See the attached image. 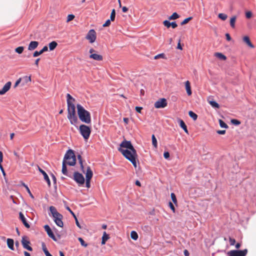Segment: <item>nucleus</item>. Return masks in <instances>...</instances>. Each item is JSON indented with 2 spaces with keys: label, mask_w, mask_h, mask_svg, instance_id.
<instances>
[{
  "label": "nucleus",
  "mask_w": 256,
  "mask_h": 256,
  "mask_svg": "<svg viewBox=\"0 0 256 256\" xmlns=\"http://www.w3.org/2000/svg\"><path fill=\"white\" fill-rule=\"evenodd\" d=\"M77 112L80 120L83 122L88 124L91 122L90 112L86 110L81 104H76Z\"/></svg>",
  "instance_id": "nucleus-1"
},
{
  "label": "nucleus",
  "mask_w": 256,
  "mask_h": 256,
  "mask_svg": "<svg viewBox=\"0 0 256 256\" xmlns=\"http://www.w3.org/2000/svg\"><path fill=\"white\" fill-rule=\"evenodd\" d=\"M118 150L120 152L124 157H126V155L124 152V151L128 150L132 154L136 152V150L134 148L131 142L126 140L122 141L120 143V148H118Z\"/></svg>",
  "instance_id": "nucleus-2"
},
{
  "label": "nucleus",
  "mask_w": 256,
  "mask_h": 256,
  "mask_svg": "<svg viewBox=\"0 0 256 256\" xmlns=\"http://www.w3.org/2000/svg\"><path fill=\"white\" fill-rule=\"evenodd\" d=\"M50 212L52 214V216L53 218L54 221L56 224L59 227L62 228L64 226V223L62 221L63 218V216L59 213L56 208L54 206H50L49 208Z\"/></svg>",
  "instance_id": "nucleus-3"
},
{
  "label": "nucleus",
  "mask_w": 256,
  "mask_h": 256,
  "mask_svg": "<svg viewBox=\"0 0 256 256\" xmlns=\"http://www.w3.org/2000/svg\"><path fill=\"white\" fill-rule=\"evenodd\" d=\"M76 156L74 152L71 149L68 150L64 156L63 161H65L68 165L74 166L76 164Z\"/></svg>",
  "instance_id": "nucleus-4"
},
{
  "label": "nucleus",
  "mask_w": 256,
  "mask_h": 256,
  "mask_svg": "<svg viewBox=\"0 0 256 256\" xmlns=\"http://www.w3.org/2000/svg\"><path fill=\"white\" fill-rule=\"evenodd\" d=\"M78 160L79 164H80V169L82 172L86 174V179H90L91 180L93 176V172L90 166H87L86 172L84 170V166L83 164V160L82 157L80 154H78Z\"/></svg>",
  "instance_id": "nucleus-5"
},
{
  "label": "nucleus",
  "mask_w": 256,
  "mask_h": 256,
  "mask_svg": "<svg viewBox=\"0 0 256 256\" xmlns=\"http://www.w3.org/2000/svg\"><path fill=\"white\" fill-rule=\"evenodd\" d=\"M79 132L84 140H88L91 134V128L89 126L82 124L79 127Z\"/></svg>",
  "instance_id": "nucleus-6"
},
{
  "label": "nucleus",
  "mask_w": 256,
  "mask_h": 256,
  "mask_svg": "<svg viewBox=\"0 0 256 256\" xmlns=\"http://www.w3.org/2000/svg\"><path fill=\"white\" fill-rule=\"evenodd\" d=\"M124 152L126 155L125 158L130 162L136 168L137 166L136 160L138 158L137 152L132 154H130V152H128V150L124 151Z\"/></svg>",
  "instance_id": "nucleus-7"
},
{
  "label": "nucleus",
  "mask_w": 256,
  "mask_h": 256,
  "mask_svg": "<svg viewBox=\"0 0 256 256\" xmlns=\"http://www.w3.org/2000/svg\"><path fill=\"white\" fill-rule=\"evenodd\" d=\"M78 186H82L84 184L85 179L84 176L78 172H75L72 174V178Z\"/></svg>",
  "instance_id": "nucleus-8"
},
{
  "label": "nucleus",
  "mask_w": 256,
  "mask_h": 256,
  "mask_svg": "<svg viewBox=\"0 0 256 256\" xmlns=\"http://www.w3.org/2000/svg\"><path fill=\"white\" fill-rule=\"evenodd\" d=\"M247 252V249L244 250H232L228 252V256H246Z\"/></svg>",
  "instance_id": "nucleus-9"
},
{
  "label": "nucleus",
  "mask_w": 256,
  "mask_h": 256,
  "mask_svg": "<svg viewBox=\"0 0 256 256\" xmlns=\"http://www.w3.org/2000/svg\"><path fill=\"white\" fill-rule=\"evenodd\" d=\"M22 244L24 248L29 251H32V248L29 246L30 244V241L28 240V238L26 236H23L22 237Z\"/></svg>",
  "instance_id": "nucleus-10"
},
{
  "label": "nucleus",
  "mask_w": 256,
  "mask_h": 256,
  "mask_svg": "<svg viewBox=\"0 0 256 256\" xmlns=\"http://www.w3.org/2000/svg\"><path fill=\"white\" fill-rule=\"evenodd\" d=\"M166 100L164 98L159 99L154 103V107L156 108H164L167 106Z\"/></svg>",
  "instance_id": "nucleus-11"
},
{
  "label": "nucleus",
  "mask_w": 256,
  "mask_h": 256,
  "mask_svg": "<svg viewBox=\"0 0 256 256\" xmlns=\"http://www.w3.org/2000/svg\"><path fill=\"white\" fill-rule=\"evenodd\" d=\"M86 38L90 40V43H93L96 40V32L95 30L92 29L89 30L86 36Z\"/></svg>",
  "instance_id": "nucleus-12"
},
{
  "label": "nucleus",
  "mask_w": 256,
  "mask_h": 256,
  "mask_svg": "<svg viewBox=\"0 0 256 256\" xmlns=\"http://www.w3.org/2000/svg\"><path fill=\"white\" fill-rule=\"evenodd\" d=\"M68 118L69 120L70 124L76 126L78 122V119L76 115V112L68 114Z\"/></svg>",
  "instance_id": "nucleus-13"
},
{
  "label": "nucleus",
  "mask_w": 256,
  "mask_h": 256,
  "mask_svg": "<svg viewBox=\"0 0 256 256\" xmlns=\"http://www.w3.org/2000/svg\"><path fill=\"white\" fill-rule=\"evenodd\" d=\"M44 229L50 238L52 239L54 241L56 242L57 238H56V236H54V232H52V230H51L50 226L46 224L44 226Z\"/></svg>",
  "instance_id": "nucleus-14"
},
{
  "label": "nucleus",
  "mask_w": 256,
  "mask_h": 256,
  "mask_svg": "<svg viewBox=\"0 0 256 256\" xmlns=\"http://www.w3.org/2000/svg\"><path fill=\"white\" fill-rule=\"evenodd\" d=\"M66 165H68V164L65 163V161H62V172L64 175L70 178H72V172H68V171Z\"/></svg>",
  "instance_id": "nucleus-15"
},
{
  "label": "nucleus",
  "mask_w": 256,
  "mask_h": 256,
  "mask_svg": "<svg viewBox=\"0 0 256 256\" xmlns=\"http://www.w3.org/2000/svg\"><path fill=\"white\" fill-rule=\"evenodd\" d=\"M12 83L10 82H8L6 84L2 90H0V95L4 94L6 93L10 88Z\"/></svg>",
  "instance_id": "nucleus-16"
},
{
  "label": "nucleus",
  "mask_w": 256,
  "mask_h": 256,
  "mask_svg": "<svg viewBox=\"0 0 256 256\" xmlns=\"http://www.w3.org/2000/svg\"><path fill=\"white\" fill-rule=\"evenodd\" d=\"M19 218L22 222L26 228H30V225L27 222L26 218L24 217V214L22 212H20L19 213Z\"/></svg>",
  "instance_id": "nucleus-17"
},
{
  "label": "nucleus",
  "mask_w": 256,
  "mask_h": 256,
  "mask_svg": "<svg viewBox=\"0 0 256 256\" xmlns=\"http://www.w3.org/2000/svg\"><path fill=\"white\" fill-rule=\"evenodd\" d=\"M38 170L44 176V179L46 182L48 186H50V181L47 174L40 167H38Z\"/></svg>",
  "instance_id": "nucleus-18"
},
{
  "label": "nucleus",
  "mask_w": 256,
  "mask_h": 256,
  "mask_svg": "<svg viewBox=\"0 0 256 256\" xmlns=\"http://www.w3.org/2000/svg\"><path fill=\"white\" fill-rule=\"evenodd\" d=\"M38 46V42L37 41H32L30 42L28 46V50H35Z\"/></svg>",
  "instance_id": "nucleus-19"
},
{
  "label": "nucleus",
  "mask_w": 256,
  "mask_h": 256,
  "mask_svg": "<svg viewBox=\"0 0 256 256\" xmlns=\"http://www.w3.org/2000/svg\"><path fill=\"white\" fill-rule=\"evenodd\" d=\"M178 122L180 126L183 129V130L184 131V132L186 134H188V130L187 128V126L184 123V121L181 119L178 120Z\"/></svg>",
  "instance_id": "nucleus-20"
},
{
  "label": "nucleus",
  "mask_w": 256,
  "mask_h": 256,
  "mask_svg": "<svg viewBox=\"0 0 256 256\" xmlns=\"http://www.w3.org/2000/svg\"><path fill=\"white\" fill-rule=\"evenodd\" d=\"M20 78L22 79V85L23 86L31 82L30 76H26Z\"/></svg>",
  "instance_id": "nucleus-21"
},
{
  "label": "nucleus",
  "mask_w": 256,
  "mask_h": 256,
  "mask_svg": "<svg viewBox=\"0 0 256 256\" xmlns=\"http://www.w3.org/2000/svg\"><path fill=\"white\" fill-rule=\"evenodd\" d=\"M90 58L98 61L102 60V56L96 54H92L90 56Z\"/></svg>",
  "instance_id": "nucleus-22"
},
{
  "label": "nucleus",
  "mask_w": 256,
  "mask_h": 256,
  "mask_svg": "<svg viewBox=\"0 0 256 256\" xmlns=\"http://www.w3.org/2000/svg\"><path fill=\"white\" fill-rule=\"evenodd\" d=\"M186 89L188 96L192 95V92L191 90L190 84L188 80H187L185 83Z\"/></svg>",
  "instance_id": "nucleus-23"
},
{
  "label": "nucleus",
  "mask_w": 256,
  "mask_h": 256,
  "mask_svg": "<svg viewBox=\"0 0 256 256\" xmlns=\"http://www.w3.org/2000/svg\"><path fill=\"white\" fill-rule=\"evenodd\" d=\"M76 112V107L74 104H68V114Z\"/></svg>",
  "instance_id": "nucleus-24"
},
{
  "label": "nucleus",
  "mask_w": 256,
  "mask_h": 256,
  "mask_svg": "<svg viewBox=\"0 0 256 256\" xmlns=\"http://www.w3.org/2000/svg\"><path fill=\"white\" fill-rule=\"evenodd\" d=\"M243 41L246 43L250 47L254 48V44L251 42L250 39L248 36H244L243 38Z\"/></svg>",
  "instance_id": "nucleus-25"
},
{
  "label": "nucleus",
  "mask_w": 256,
  "mask_h": 256,
  "mask_svg": "<svg viewBox=\"0 0 256 256\" xmlns=\"http://www.w3.org/2000/svg\"><path fill=\"white\" fill-rule=\"evenodd\" d=\"M7 244L8 248L11 250H14V241L12 238L7 239Z\"/></svg>",
  "instance_id": "nucleus-26"
},
{
  "label": "nucleus",
  "mask_w": 256,
  "mask_h": 256,
  "mask_svg": "<svg viewBox=\"0 0 256 256\" xmlns=\"http://www.w3.org/2000/svg\"><path fill=\"white\" fill-rule=\"evenodd\" d=\"M75 100L74 98L70 94H66L67 104H73V102Z\"/></svg>",
  "instance_id": "nucleus-27"
},
{
  "label": "nucleus",
  "mask_w": 256,
  "mask_h": 256,
  "mask_svg": "<svg viewBox=\"0 0 256 256\" xmlns=\"http://www.w3.org/2000/svg\"><path fill=\"white\" fill-rule=\"evenodd\" d=\"M42 250L46 256H52L48 250L44 242L42 244Z\"/></svg>",
  "instance_id": "nucleus-28"
},
{
  "label": "nucleus",
  "mask_w": 256,
  "mask_h": 256,
  "mask_svg": "<svg viewBox=\"0 0 256 256\" xmlns=\"http://www.w3.org/2000/svg\"><path fill=\"white\" fill-rule=\"evenodd\" d=\"M109 238V235L106 232H104L102 236V244H104Z\"/></svg>",
  "instance_id": "nucleus-29"
},
{
  "label": "nucleus",
  "mask_w": 256,
  "mask_h": 256,
  "mask_svg": "<svg viewBox=\"0 0 256 256\" xmlns=\"http://www.w3.org/2000/svg\"><path fill=\"white\" fill-rule=\"evenodd\" d=\"M215 56L218 58L219 59L221 60H226V56L223 54L222 53L220 52H216L214 54Z\"/></svg>",
  "instance_id": "nucleus-30"
},
{
  "label": "nucleus",
  "mask_w": 256,
  "mask_h": 256,
  "mask_svg": "<svg viewBox=\"0 0 256 256\" xmlns=\"http://www.w3.org/2000/svg\"><path fill=\"white\" fill-rule=\"evenodd\" d=\"M57 46H58V44L56 42L52 41V42H50L48 45L50 50H53L54 49L56 48V47Z\"/></svg>",
  "instance_id": "nucleus-31"
},
{
  "label": "nucleus",
  "mask_w": 256,
  "mask_h": 256,
  "mask_svg": "<svg viewBox=\"0 0 256 256\" xmlns=\"http://www.w3.org/2000/svg\"><path fill=\"white\" fill-rule=\"evenodd\" d=\"M188 115L194 120H196L198 118V115L192 111H189Z\"/></svg>",
  "instance_id": "nucleus-32"
},
{
  "label": "nucleus",
  "mask_w": 256,
  "mask_h": 256,
  "mask_svg": "<svg viewBox=\"0 0 256 256\" xmlns=\"http://www.w3.org/2000/svg\"><path fill=\"white\" fill-rule=\"evenodd\" d=\"M209 103L210 104V106L214 108H220L219 104L216 102L214 100H210L209 102Z\"/></svg>",
  "instance_id": "nucleus-33"
},
{
  "label": "nucleus",
  "mask_w": 256,
  "mask_h": 256,
  "mask_svg": "<svg viewBox=\"0 0 256 256\" xmlns=\"http://www.w3.org/2000/svg\"><path fill=\"white\" fill-rule=\"evenodd\" d=\"M152 144L153 146L155 148H158L157 140H156V138L154 134L152 135Z\"/></svg>",
  "instance_id": "nucleus-34"
},
{
  "label": "nucleus",
  "mask_w": 256,
  "mask_h": 256,
  "mask_svg": "<svg viewBox=\"0 0 256 256\" xmlns=\"http://www.w3.org/2000/svg\"><path fill=\"white\" fill-rule=\"evenodd\" d=\"M236 16H233L232 18H231L230 20V25L232 28H234L235 27V22L236 20Z\"/></svg>",
  "instance_id": "nucleus-35"
},
{
  "label": "nucleus",
  "mask_w": 256,
  "mask_h": 256,
  "mask_svg": "<svg viewBox=\"0 0 256 256\" xmlns=\"http://www.w3.org/2000/svg\"><path fill=\"white\" fill-rule=\"evenodd\" d=\"M170 196H171L172 200V202H174V204L176 206H178V202H177L176 197L175 194L174 192L171 193Z\"/></svg>",
  "instance_id": "nucleus-36"
},
{
  "label": "nucleus",
  "mask_w": 256,
  "mask_h": 256,
  "mask_svg": "<svg viewBox=\"0 0 256 256\" xmlns=\"http://www.w3.org/2000/svg\"><path fill=\"white\" fill-rule=\"evenodd\" d=\"M130 237L132 240H138V236L136 232L132 231L130 233Z\"/></svg>",
  "instance_id": "nucleus-37"
},
{
  "label": "nucleus",
  "mask_w": 256,
  "mask_h": 256,
  "mask_svg": "<svg viewBox=\"0 0 256 256\" xmlns=\"http://www.w3.org/2000/svg\"><path fill=\"white\" fill-rule=\"evenodd\" d=\"M180 17V16L176 12H174L172 16H170L169 18H168V19L170 20H176L178 18H179Z\"/></svg>",
  "instance_id": "nucleus-38"
},
{
  "label": "nucleus",
  "mask_w": 256,
  "mask_h": 256,
  "mask_svg": "<svg viewBox=\"0 0 256 256\" xmlns=\"http://www.w3.org/2000/svg\"><path fill=\"white\" fill-rule=\"evenodd\" d=\"M219 124L221 128H228V126L222 120H219Z\"/></svg>",
  "instance_id": "nucleus-39"
},
{
  "label": "nucleus",
  "mask_w": 256,
  "mask_h": 256,
  "mask_svg": "<svg viewBox=\"0 0 256 256\" xmlns=\"http://www.w3.org/2000/svg\"><path fill=\"white\" fill-rule=\"evenodd\" d=\"M192 19V17L190 16L188 18H185L182 22H181L180 24L182 26L188 23L190 20Z\"/></svg>",
  "instance_id": "nucleus-40"
},
{
  "label": "nucleus",
  "mask_w": 256,
  "mask_h": 256,
  "mask_svg": "<svg viewBox=\"0 0 256 256\" xmlns=\"http://www.w3.org/2000/svg\"><path fill=\"white\" fill-rule=\"evenodd\" d=\"M24 50V46H18L15 49V52L18 54H21Z\"/></svg>",
  "instance_id": "nucleus-41"
},
{
  "label": "nucleus",
  "mask_w": 256,
  "mask_h": 256,
  "mask_svg": "<svg viewBox=\"0 0 256 256\" xmlns=\"http://www.w3.org/2000/svg\"><path fill=\"white\" fill-rule=\"evenodd\" d=\"M227 15L223 13H220L218 15V18L222 20H225L227 18Z\"/></svg>",
  "instance_id": "nucleus-42"
},
{
  "label": "nucleus",
  "mask_w": 256,
  "mask_h": 256,
  "mask_svg": "<svg viewBox=\"0 0 256 256\" xmlns=\"http://www.w3.org/2000/svg\"><path fill=\"white\" fill-rule=\"evenodd\" d=\"M160 58L166 59V55L164 53H162V54H160L156 55L154 57V59H155V60H157Z\"/></svg>",
  "instance_id": "nucleus-43"
},
{
  "label": "nucleus",
  "mask_w": 256,
  "mask_h": 256,
  "mask_svg": "<svg viewBox=\"0 0 256 256\" xmlns=\"http://www.w3.org/2000/svg\"><path fill=\"white\" fill-rule=\"evenodd\" d=\"M231 123L235 126H238L240 124V122L237 119H232Z\"/></svg>",
  "instance_id": "nucleus-44"
},
{
  "label": "nucleus",
  "mask_w": 256,
  "mask_h": 256,
  "mask_svg": "<svg viewBox=\"0 0 256 256\" xmlns=\"http://www.w3.org/2000/svg\"><path fill=\"white\" fill-rule=\"evenodd\" d=\"M116 18V11L114 9H113L110 14V19L112 21H114Z\"/></svg>",
  "instance_id": "nucleus-45"
},
{
  "label": "nucleus",
  "mask_w": 256,
  "mask_h": 256,
  "mask_svg": "<svg viewBox=\"0 0 256 256\" xmlns=\"http://www.w3.org/2000/svg\"><path fill=\"white\" fill-rule=\"evenodd\" d=\"M78 240L80 242L82 246L84 247H86L88 246V244L84 242V240L82 238H78Z\"/></svg>",
  "instance_id": "nucleus-46"
},
{
  "label": "nucleus",
  "mask_w": 256,
  "mask_h": 256,
  "mask_svg": "<svg viewBox=\"0 0 256 256\" xmlns=\"http://www.w3.org/2000/svg\"><path fill=\"white\" fill-rule=\"evenodd\" d=\"M51 176H52V181L54 182V187L56 188V178L55 176L52 173H51Z\"/></svg>",
  "instance_id": "nucleus-47"
},
{
  "label": "nucleus",
  "mask_w": 256,
  "mask_h": 256,
  "mask_svg": "<svg viewBox=\"0 0 256 256\" xmlns=\"http://www.w3.org/2000/svg\"><path fill=\"white\" fill-rule=\"evenodd\" d=\"M171 24V22H170L169 20H165L163 22V24L164 25L166 26L167 28H170V24Z\"/></svg>",
  "instance_id": "nucleus-48"
},
{
  "label": "nucleus",
  "mask_w": 256,
  "mask_h": 256,
  "mask_svg": "<svg viewBox=\"0 0 256 256\" xmlns=\"http://www.w3.org/2000/svg\"><path fill=\"white\" fill-rule=\"evenodd\" d=\"M168 206L172 210L173 212H175L176 209H175L174 206L171 202H168Z\"/></svg>",
  "instance_id": "nucleus-49"
},
{
  "label": "nucleus",
  "mask_w": 256,
  "mask_h": 256,
  "mask_svg": "<svg viewBox=\"0 0 256 256\" xmlns=\"http://www.w3.org/2000/svg\"><path fill=\"white\" fill-rule=\"evenodd\" d=\"M42 52H41V50H40V51H35L34 53H33V56L34 57H37L38 56H39L40 55L42 54Z\"/></svg>",
  "instance_id": "nucleus-50"
},
{
  "label": "nucleus",
  "mask_w": 256,
  "mask_h": 256,
  "mask_svg": "<svg viewBox=\"0 0 256 256\" xmlns=\"http://www.w3.org/2000/svg\"><path fill=\"white\" fill-rule=\"evenodd\" d=\"M23 185L26 188L28 192L30 194V196L32 198H34V196L31 193L30 191V190L29 189L28 187V186L27 185L25 184H23Z\"/></svg>",
  "instance_id": "nucleus-51"
},
{
  "label": "nucleus",
  "mask_w": 256,
  "mask_h": 256,
  "mask_svg": "<svg viewBox=\"0 0 256 256\" xmlns=\"http://www.w3.org/2000/svg\"><path fill=\"white\" fill-rule=\"evenodd\" d=\"M74 18V16L72 14H68L67 17V22H70Z\"/></svg>",
  "instance_id": "nucleus-52"
},
{
  "label": "nucleus",
  "mask_w": 256,
  "mask_h": 256,
  "mask_svg": "<svg viewBox=\"0 0 256 256\" xmlns=\"http://www.w3.org/2000/svg\"><path fill=\"white\" fill-rule=\"evenodd\" d=\"M112 20H106L104 24H103V27H107L110 24V22Z\"/></svg>",
  "instance_id": "nucleus-53"
},
{
  "label": "nucleus",
  "mask_w": 256,
  "mask_h": 256,
  "mask_svg": "<svg viewBox=\"0 0 256 256\" xmlns=\"http://www.w3.org/2000/svg\"><path fill=\"white\" fill-rule=\"evenodd\" d=\"M229 242L231 246H234L236 243V240L231 237H229Z\"/></svg>",
  "instance_id": "nucleus-54"
},
{
  "label": "nucleus",
  "mask_w": 256,
  "mask_h": 256,
  "mask_svg": "<svg viewBox=\"0 0 256 256\" xmlns=\"http://www.w3.org/2000/svg\"><path fill=\"white\" fill-rule=\"evenodd\" d=\"M90 179H86V187L88 188L90 186Z\"/></svg>",
  "instance_id": "nucleus-55"
},
{
  "label": "nucleus",
  "mask_w": 256,
  "mask_h": 256,
  "mask_svg": "<svg viewBox=\"0 0 256 256\" xmlns=\"http://www.w3.org/2000/svg\"><path fill=\"white\" fill-rule=\"evenodd\" d=\"M246 16L247 18H250L252 16V12L250 11L246 12Z\"/></svg>",
  "instance_id": "nucleus-56"
},
{
  "label": "nucleus",
  "mask_w": 256,
  "mask_h": 256,
  "mask_svg": "<svg viewBox=\"0 0 256 256\" xmlns=\"http://www.w3.org/2000/svg\"><path fill=\"white\" fill-rule=\"evenodd\" d=\"M66 210H68V212H70L72 215V216L74 217V218L75 217H76L74 213L72 210L70 208V207H68V206H67L66 208Z\"/></svg>",
  "instance_id": "nucleus-57"
},
{
  "label": "nucleus",
  "mask_w": 256,
  "mask_h": 256,
  "mask_svg": "<svg viewBox=\"0 0 256 256\" xmlns=\"http://www.w3.org/2000/svg\"><path fill=\"white\" fill-rule=\"evenodd\" d=\"M164 157L166 159H168L170 158V153L168 152H164Z\"/></svg>",
  "instance_id": "nucleus-58"
},
{
  "label": "nucleus",
  "mask_w": 256,
  "mask_h": 256,
  "mask_svg": "<svg viewBox=\"0 0 256 256\" xmlns=\"http://www.w3.org/2000/svg\"><path fill=\"white\" fill-rule=\"evenodd\" d=\"M142 108H143L142 107H141V106H136L135 108V110L136 112L140 114L141 111L142 110Z\"/></svg>",
  "instance_id": "nucleus-59"
},
{
  "label": "nucleus",
  "mask_w": 256,
  "mask_h": 256,
  "mask_svg": "<svg viewBox=\"0 0 256 256\" xmlns=\"http://www.w3.org/2000/svg\"><path fill=\"white\" fill-rule=\"evenodd\" d=\"M20 82H22V79L20 78L15 82L14 87V88L16 87Z\"/></svg>",
  "instance_id": "nucleus-60"
},
{
  "label": "nucleus",
  "mask_w": 256,
  "mask_h": 256,
  "mask_svg": "<svg viewBox=\"0 0 256 256\" xmlns=\"http://www.w3.org/2000/svg\"><path fill=\"white\" fill-rule=\"evenodd\" d=\"M170 24V26H172L173 28H175L178 26V24H176V22H171Z\"/></svg>",
  "instance_id": "nucleus-61"
},
{
  "label": "nucleus",
  "mask_w": 256,
  "mask_h": 256,
  "mask_svg": "<svg viewBox=\"0 0 256 256\" xmlns=\"http://www.w3.org/2000/svg\"><path fill=\"white\" fill-rule=\"evenodd\" d=\"M226 130H218L216 131V132L220 134H226Z\"/></svg>",
  "instance_id": "nucleus-62"
},
{
  "label": "nucleus",
  "mask_w": 256,
  "mask_h": 256,
  "mask_svg": "<svg viewBox=\"0 0 256 256\" xmlns=\"http://www.w3.org/2000/svg\"><path fill=\"white\" fill-rule=\"evenodd\" d=\"M40 50L42 53H44V52H47L48 50V48L47 46H44Z\"/></svg>",
  "instance_id": "nucleus-63"
},
{
  "label": "nucleus",
  "mask_w": 256,
  "mask_h": 256,
  "mask_svg": "<svg viewBox=\"0 0 256 256\" xmlns=\"http://www.w3.org/2000/svg\"><path fill=\"white\" fill-rule=\"evenodd\" d=\"M226 39L227 40L230 41L231 40L232 38H231L229 34L226 33Z\"/></svg>",
  "instance_id": "nucleus-64"
}]
</instances>
